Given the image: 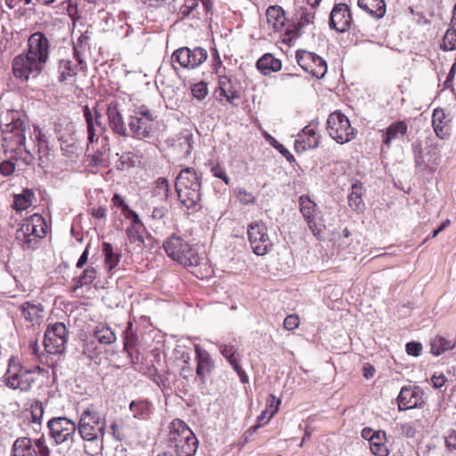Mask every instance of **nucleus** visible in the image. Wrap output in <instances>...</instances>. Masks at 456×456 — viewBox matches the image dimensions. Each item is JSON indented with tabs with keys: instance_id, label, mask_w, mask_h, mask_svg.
<instances>
[{
	"instance_id": "obj_47",
	"label": "nucleus",
	"mask_w": 456,
	"mask_h": 456,
	"mask_svg": "<svg viewBox=\"0 0 456 456\" xmlns=\"http://www.w3.org/2000/svg\"><path fill=\"white\" fill-rule=\"evenodd\" d=\"M97 276V272L94 267L86 269L83 274L78 278L77 286L82 287L84 285L91 284Z\"/></svg>"
},
{
	"instance_id": "obj_55",
	"label": "nucleus",
	"mask_w": 456,
	"mask_h": 456,
	"mask_svg": "<svg viewBox=\"0 0 456 456\" xmlns=\"http://www.w3.org/2000/svg\"><path fill=\"white\" fill-rule=\"evenodd\" d=\"M200 4V0H187L185 4L181 7V13L183 16H189L193 13Z\"/></svg>"
},
{
	"instance_id": "obj_17",
	"label": "nucleus",
	"mask_w": 456,
	"mask_h": 456,
	"mask_svg": "<svg viewBox=\"0 0 456 456\" xmlns=\"http://www.w3.org/2000/svg\"><path fill=\"white\" fill-rule=\"evenodd\" d=\"M297 61L299 66L316 78H322L327 73L326 61L319 55L307 52L297 53Z\"/></svg>"
},
{
	"instance_id": "obj_36",
	"label": "nucleus",
	"mask_w": 456,
	"mask_h": 456,
	"mask_svg": "<svg viewBox=\"0 0 456 456\" xmlns=\"http://www.w3.org/2000/svg\"><path fill=\"white\" fill-rule=\"evenodd\" d=\"M369 445L374 455H388L389 451L386 444V433L384 431L379 430L375 435H372V437L370 439Z\"/></svg>"
},
{
	"instance_id": "obj_58",
	"label": "nucleus",
	"mask_w": 456,
	"mask_h": 456,
	"mask_svg": "<svg viewBox=\"0 0 456 456\" xmlns=\"http://www.w3.org/2000/svg\"><path fill=\"white\" fill-rule=\"evenodd\" d=\"M112 202L117 207H121L123 213L125 214L126 218H130L131 215H129V207L125 203L123 198L119 194H114L112 198Z\"/></svg>"
},
{
	"instance_id": "obj_30",
	"label": "nucleus",
	"mask_w": 456,
	"mask_h": 456,
	"mask_svg": "<svg viewBox=\"0 0 456 456\" xmlns=\"http://www.w3.org/2000/svg\"><path fill=\"white\" fill-rule=\"evenodd\" d=\"M300 139L295 142L297 151L301 147L302 150L314 149L319 144V135L316 134L315 128L312 125L306 126L298 134Z\"/></svg>"
},
{
	"instance_id": "obj_12",
	"label": "nucleus",
	"mask_w": 456,
	"mask_h": 456,
	"mask_svg": "<svg viewBox=\"0 0 456 456\" xmlns=\"http://www.w3.org/2000/svg\"><path fill=\"white\" fill-rule=\"evenodd\" d=\"M248 237L253 252L257 256H265L273 248L266 225L263 222H253L248 224Z\"/></svg>"
},
{
	"instance_id": "obj_52",
	"label": "nucleus",
	"mask_w": 456,
	"mask_h": 456,
	"mask_svg": "<svg viewBox=\"0 0 456 456\" xmlns=\"http://www.w3.org/2000/svg\"><path fill=\"white\" fill-rule=\"evenodd\" d=\"M15 171V162L13 159H5L0 163V174L3 176H10Z\"/></svg>"
},
{
	"instance_id": "obj_29",
	"label": "nucleus",
	"mask_w": 456,
	"mask_h": 456,
	"mask_svg": "<svg viewBox=\"0 0 456 456\" xmlns=\"http://www.w3.org/2000/svg\"><path fill=\"white\" fill-rule=\"evenodd\" d=\"M219 94L225 98L227 102L233 103L234 100L240 98V94L236 88V84L231 77L223 75L218 77Z\"/></svg>"
},
{
	"instance_id": "obj_32",
	"label": "nucleus",
	"mask_w": 456,
	"mask_h": 456,
	"mask_svg": "<svg viewBox=\"0 0 456 456\" xmlns=\"http://www.w3.org/2000/svg\"><path fill=\"white\" fill-rule=\"evenodd\" d=\"M444 111L441 109H435L432 115V126L436 134L444 139L449 135L450 126Z\"/></svg>"
},
{
	"instance_id": "obj_45",
	"label": "nucleus",
	"mask_w": 456,
	"mask_h": 456,
	"mask_svg": "<svg viewBox=\"0 0 456 456\" xmlns=\"http://www.w3.org/2000/svg\"><path fill=\"white\" fill-rule=\"evenodd\" d=\"M442 48L445 51L456 49V27L450 25L444 37Z\"/></svg>"
},
{
	"instance_id": "obj_60",
	"label": "nucleus",
	"mask_w": 456,
	"mask_h": 456,
	"mask_svg": "<svg viewBox=\"0 0 456 456\" xmlns=\"http://www.w3.org/2000/svg\"><path fill=\"white\" fill-rule=\"evenodd\" d=\"M405 350L409 355L419 356L422 350V345L419 342H409L406 344Z\"/></svg>"
},
{
	"instance_id": "obj_34",
	"label": "nucleus",
	"mask_w": 456,
	"mask_h": 456,
	"mask_svg": "<svg viewBox=\"0 0 456 456\" xmlns=\"http://www.w3.org/2000/svg\"><path fill=\"white\" fill-rule=\"evenodd\" d=\"M35 199V193L31 189H23L20 193L14 194L12 208L17 214H20L27 210L33 204Z\"/></svg>"
},
{
	"instance_id": "obj_64",
	"label": "nucleus",
	"mask_w": 456,
	"mask_h": 456,
	"mask_svg": "<svg viewBox=\"0 0 456 456\" xmlns=\"http://www.w3.org/2000/svg\"><path fill=\"white\" fill-rule=\"evenodd\" d=\"M167 214V209L164 206L155 207L151 213V217L156 220H161Z\"/></svg>"
},
{
	"instance_id": "obj_26",
	"label": "nucleus",
	"mask_w": 456,
	"mask_h": 456,
	"mask_svg": "<svg viewBox=\"0 0 456 456\" xmlns=\"http://www.w3.org/2000/svg\"><path fill=\"white\" fill-rule=\"evenodd\" d=\"M408 126L404 121H395L382 131V142L389 149L393 142L403 139L406 134Z\"/></svg>"
},
{
	"instance_id": "obj_38",
	"label": "nucleus",
	"mask_w": 456,
	"mask_h": 456,
	"mask_svg": "<svg viewBox=\"0 0 456 456\" xmlns=\"http://www.w3.org/2000/svg\"><path fill=\"white\" fill-rule=\"evenodd\" d=\"M297 8V25L299 29L313 24L314 20V8L306 4L296 5Z\"/></svg>"
},
{
	"instance_id": "obj_10",
	"label": "nucleus",
	"mask_w": 456,
	"mask_h": 456,
	"mask_svg": "<svg viewBox=\"0 0 456 456\" xmlns=\"http://www.w3.org/2000/svg\"><path fill=\"white\" fill-rule=\"evenodd\" d=\"M299 209L308 228L317 239L322 237L325 230L324 220L317 204L307 195H302L298 200Z\"/></svg>"
},
{
	"instance_id": "obj_8",
	"label": "nucleus",
	"mask_w": 456,
	"mask_h": 456,
	"mask_svg": "<svg viewBox=\"0 0 456 456\" xmlns=\"http://www.w3.org/2000/svg\"><path fill=\"white\" fill-rule=\"evenodd\" d=\"M327 131L338 143L344 144L354 140L356 130L352 127L348 118L341 111H334L328 117Z\"/></svg>"
},
{
	"instance_id": "obj_4",
	"label": "nucleus",
	"mask_w": 456,
	"mask_h": 456,
	"mask_svg": "<svg viewBox=\"0 0 456 456\" xmlns=\"http://www.w3.org/2000/svg\"><path fill=\"white\" fill-rule=\"evenodd\" d=\"M49 230L45 219L41 215L34 214L23 220L21 226L16 231L15 239L23 249H33Z\"/></svg>"
},
{
	"instance_id": "obj_46",
	"label": "nucleus",
	"mask_w": 456,
	"mask_h": 456,
	"mask_svg": "<svg viewBox=\"0 0 456 456\" xmlns=\"http://www.w3.org/2000/svg\"><path fill=\"white\" fill-rule=\"evenodd\" d=\"M124 423L122 419H115L111 422L110 428L112 437L116 441H122L125 438V433L123 431Z\"/></svg>"
},
{
	"instance_id": "obj_35",
	"label": "nucleus",
	"mask_w": 456,
	"mask_h": 456,
	"mask_svg": "<svg viewBox=\"0 0 456 456\" xmlns=\"http://www.w3.org/2000/svg\"><path fill=\"white\" fill-rule=\"evenodd\" d=\"M358 6L376 19L382 18L386 13L384 0H358Z\"/></svg>"
},
{
	"instance_id": "obj_25",
	"label": "nucleus",
	"mask_w": 456,
	"mask_h": 456,
	"mask_svg": "<svg viewBox=\"0 0 456 456\" xmlns=\"http://www.w3.org/2000/svg\"><path fill=\"white\" fill-rule=\"evenodd\" d=\"M22 318L31 325L39 324L44 318V308L40 303L26 301L20 305Z\"/></svg>"
},
{
	"instance_id": "obj_54",
	"label": "nucleus",
	"mask_w": 456,
	"mask_h": 456,
	"mask_svg": "<svg viewBox=\"0 0 456 456\" xmlns=\"http://www.w3.org/2000/svg\"><path fill=\"white\" fill-rule=\"evenodd\" d=\"M130 410L134 412V417H140L147 411V404L144 402H132L129 406Z\"/></svg>"
},
{
	"instance_id": "obj_62",
	"label": "nucleus",
	"mask_w": 456,
	"mask_h": 456,
	"mask_svg": "<svg viewBox=\"0 0 456 456\" xmlns=\"http://www.w3.org/2000/svg\"><path fill=\"white\" fill-rule=\"evenodd\" d=\"M455 74H456V63H453L452 66L451 67V69H450V71L446 77V79L444 83V88H446V89L452 88V86H453L452 82H453Z\"/></svg>"
},
{
	"instance_id": "obj_63",
	"label": "nucleus",
	"mask_w": 456,
	"mask_h": 456,
	"mask_svg": "<svg viewBox=\"0 0 456 456\" xmlns=\"http://www.w3.org/2000/svg\"><path fill=\"white\" fill-rule=\"evenodd\" d=\"M103 162H104L103 153L101 151H98L97 152H95L94 155L91 156L89 165L91 167H98V166H102L103 164Z\"/></svg>"
},
{
	"instance_id": "obj_6",
	"label": "nucleus",
	"mask_w": 456,
	"mask_h": 456,
	"mask_svg": "<svg viewBox=\"0 0 456 456\" xmlns=\"http://www.w3.org/2000/svg\"><path fill=\"white\" fill-rule=\"evenodd\" d=\"M3 382L11 389L28 392L35 382V372L24 367L18 357L12 356L3 376Z\"/></svg>"
},
{
	"instance_id": "obj_14",
	"label": "nucleus",
	"mask_w": 456,
	"mask_h": 456,
	"mask_svg": "<svg viewBox=\"0 0 456 456\" xmlns=\"http://www.w3.org/2000/svg\"><path fill=\"white\" fill-rule=\"evenodd\" d=\"M25 141V127L20 119L7 125L3 131V147L5 151L18 152L24 147Z\"/></svg>"
},
{
	"instance_id": "obj_41",
	"label": "nucleus",
	"mask_w": 456,
	"mask_h": 456,
	"mask_svg": "<svg viewBox=\"0 0 456 456\" xmlns=\"http://www.w3.org/2000/svg\"><path fill=\"white\" fill-rule=\"evenodd\" d=\"M362 185L360 183H354L351 188V192L348 195V203L354 210H362L364 207L362 200Z\"/></svg>"
},
{
	"instance_id": "obj_23",
	"label": "nucleus",
	"mask_w": 456,
	"mask_h": 456,
	"mask_svg": "<svg viewBox=\"0 0 456 456\" xmlns=\"http://www.w3.org/2000/svg\"><path fill=\"white\" fill-rule=\"evenodd\" d=\"M107 117L109 120V126L113 133L128 137V130L126 127L123 116L118 110L117 102H110L107 109Z\"/></svg>"
},
{
	"instance_id": "obj_42",
	"label": "nucleus",
	"mask_w": 456,
	"mask_h": 456,
	"mask_svg": "<svg viewBox=\"0 0 456 456\" xmlns=\"http://www.w3.org/2000/svg\"><path fill=\"white\" fill-rule=\"evenodd\" d=\"M454 346V343L451 340L446 339L444 337L437 336L431 342V353L434 355H440L444 352L452 349Z\"/></svg>"
},
{
	"instance_id": "obj_33",
	"label": "nucleus",
	"mask_w": 456,
	"mask_h": 456,
	"mask_svg": "<svg viewBox=\"0 0 456 456\" xmlns=\"http://www.w3.org/2000/svg\"><path fill=\"white\" fill-rule=\"evenodd\" d=\"M256 66L263 75L268 76L281 69V61L272 53H265L256 61Z\"/></svg>"
},
{
	"instance_id": "obj_9",
	"label": "nucleus",
	"mask_w": 456,
	"mask_h": 456,
	"mask_svg": "<svg viewBox=\"0 0 456 456\" xmlns=\"http://www.w3.org/2000/svg\"><path fill=\"white\" fill-rule=\"evenodd\" d=\"M414 162L416 167L434 173L441 162V146L438 143H429L422 146L419 142L412 144Z\"/></svg>"
},
{
	"instance_id": "obj_15",
	"label": "nucleus",
	"mask_w": 456,
	"mask_h": 456,
	"mask_svg": "<svg viewBox=\"0 0 456 456\" xmlns=\"http://www.w3.org/2000/svg\"><path fill=\"white\" fill-rule=\"evenodd\" d=\"M44 346L45 353L39 356L40 362L52 369L53 380H55L57 366V360L55 359L57 354V323L48 325L45 332Z\"/></svg>"
},
{
	"instance_id": "obj_16",
	"label": "nucleus",
	"mask_w": 456,
	"mask_h": 456,
	"mask_svg": "<svg viewBox=\"0 0 456 456\" xmlns=\"http://www.w3.org/2000/svg\"><path fill=\"white\" fill-rule=\"evenodd\" d=\"M207 58L208 52L201 47H195L193 49L182 47L172 54V62L173 65L177 62L185 69H195L202 64Z\"/></svg>"
},
{
	"instance_id": "obj_49",
	"label": "nucleus",
	"mask_w": 456,
	"mask_h": 456,
	"mask_svg": "<svg viewBox=\"0 0 456 456\" xmlns=\"http://www.w3.org/2000/svg\"><path fill=\"white\" fill-rule=\"evenodd\" d=\"M265 138L268 142L277 149L288 160H294L293 155L278 141H276L272 135L266 134Z\"/></svg>"
},
{
	"instance_id": "obj_39",
	"label": "nucleus",
	"mask_w": 456,
	"mask_h": 456,
	"mask_svg": "<svg viewBox=\"0 0 456 456\" xmlns=\"http://www.w3.org/2000/svg\"><path fill=\"white\" fill-rule=\"evenodd\" d=\"M39 165L42 168H49L53 166L54 154L50 152L48 143L41 136L38 139Z\"/></svg>"
},
{
	"instance_id": "obj_27",
	"label": "nucleus",
	"mask_w": 456,
	"mask_h": 456,
	"mask_svg": "<svg viewBox=\"0 0 456 456\" xmlns=\"http://www.w3.org/2000/svg\"><path fill=\"white\" fill-rule=\"evenodd\" d=\"M220 354L224 357L232 369L239 374L241 381H244L245 372L241 369L240 364V355L238 352V348L233 345L218 344Z\"/></svg>"
},
{
	"instance_id": "obj_2",
	"label": "nucleus",
	"mask_w": 456,
	"mask_h": 456,
	"mask_svg": "<svg viewBox=\"0 0 456 456\" xmlns=\"http://www.w3.org/2000/svg\"><path fill=\"white\" fill-rule=\"evenodd\" d=\"M157 128L155 112L144 104H134L128 118V136L145 140L152 137Z\"/></svg>"
},
{
	"instance_id": "obj_31",
	"label": "nucleus",
	"mask_w": 456,
	"mask_h": 456,
	"mask_svg": "<svg viewBox=\"0 0 456 456\" xmlns=\"http://www.w3.org/2000/svg\"><path fill=\"white\" fill-rule=\"evenodd\" d=\"M266 19L269 26L275 32L282 31L287 21L283 9L278 5L268 7L266 10Z\"/></svg>"
},
{
	"instance_id": "obj_28",
	"label": "nucleus",
	"mask_w": 456,
	"mask_h": 456,
	"mask_svg": "<svg viewBox=\"0 0 456 456\" xmlns=\"http://www.w3.org/2000/svg\"><path fill=\"white\" fill-rule=\"evenodd\" d=\"M84 117L87 125V134H88V141L89 142H94L98 140L96 136V129L95 127H99L102 131H103L104 126L102 123V115L95 110L94 112L90 110L88 106L84 107Z\"/></svg>"
},
{
	"instance_id": "obj_11",
	"label": "nucleus",
	"mask_w": 456,
	"mask_h": 456,
	"mask_svg": "<svg viewBox=\"0 0 456 456\" xmlns=\"http://www.w3.org/2000/svg\"><path fill=\"white\" fill-rule=\"evenodd\" d=\"M78 430L83 439L87 441L101 439L102 443L105 435V422H101L98 412L86 409L81 414Z\"/></svg>"
},
{
	"instance_id": "obj_37",
	"label": "nucleus",
	"mask_w": 456,
	"mask_h": 456,
	"mask_svg": "<svg viewBox=\"0 0 456 456\" xmlns=\"http://www.w3.org/2000/svg\"><path fill=\"white\" fill-rule=\"evenodd\" d=\"M76 428V424L73 421L59 417V444L69 441L71 444Z\"/></svg>"
},
{
	"instance_id": "obj_53",
	"label": "nucleus",
	"mask_w": 456,
	"mask_h": 456,
	"mask_svg": "<svg viewBox=\"0 0 456 456\" xmlns=\"http://www.w3.org/2000/svg\"><path fill=\"white\" fill-rule=\"evenodd\" d=\"M44 410L40 403L36 402L31 405L30 415L34 423H40L43 417Z\"/></svg>"
},
{
	"instance_id": "obj_56",
	"label": "nucleus",
	"mask_w": 456,
	"mask_h": 456,
	"mask_svg": "<svg viewBox=\"0 0 456 456\" xmlns=\"http://www.w3.org/2000/svg\"><path fill=\"white\" fill-rule=\"evenodd\" d=\"M299 318L297 315H289L284 319L283 327L287 330H294L299 325Z\"/></svg>"
},
{
	"instance_id": "obj_22",
	"label": "nucleus",
	"mask_w": 456,
	"mask_h": 456,
	"mask_svg": "<svg viewBox=\"0 0 456 456\" xmlns=\"http://www.w3.org/2000/svg\"><path fill=\"white\" fill-rule=\"evenodd\" d=\"M131 215V224L127 227L126 232L130 244L134 246V248L139 250L142 249L144 245V232L145 227L139 218V216L133 210H129Z\"/></svg>"
},
{
	"instance_id": "obj_19",
	"label": "nucleus",
	"mask_w": 456,
	"mask_h": 456,
	"mask_svg": "<svg viewBox=\"0 0 456 456\" xmlns=\"http://www.w3.org/2000/svg\"><path fill=\"white\" fill-rule=\"evenodd\" d=\"M423 403V392L417 387H403L397 396L399 411L421 407Z\"/></svg>"
},
{
	"instance_id": "obj_59",
	"label": "nucleus",
	"mask_w": 456,
	"mask_h": 456,
	"mask_svg": "<svg viewBox=\"0 0 456 456\" xmlns=\"http://www.w3.org/2000/svg\"><path fill=\"white\" fill-rule=\"evenodd\" d=\"M132 327L133 323L128 322L127 327L125 330V343H124V348L127 353H129V348L133 346L134 345V339H133V334H132Z\"/></svg>"
},
{
	"instance_id": "obj_48",
	"label": "nucleus",
	"mask_w": 456,
	"mask_h": 456,
	"mask_svg": "<svg viewBox=\"0 0 456 456\" xmlns=\"http://www.w3.org/2000/svg\"><path fill=\"white\" fill-rule=\"evenodd\" d=\"M191 94L194 98L201 101L208 94V85L205 82H199L191 86Z\"/></svg>"
},
{
	"instance_id": "obj_40",
	"label": "nucleus",
	"mask_w": 456,
	"mask_h": 456,
	"mask_svg": "<svg viewBox=\"0 0 456 456\" xmlns=\"http://www.w3.org/2000/svg\"><path fill=\"white\" fill-rule=\"evenodd\" d=\"M102 252L104 255L105 266L109 271L113 270L120 261V254L114 251L113 247L109 242L102 243Z\"/></svg>"
},
{
	"instance_id": "obj_18",
	"label": "nucleus",
	"mask_w": 456,
	"mask_h": 456,
	"mask_svg": "<svg viewBox=\"0 0 456 456\" xmlns=\"http://www.w3.org/2000/svg\"><path fill=\"white\" fill-rule=\"evenodd\" d=\"M42 70V65L30 58L27 54L21 53L16 56L12 61L13 75L21 80H27L30 75L33 77L38 75Z\"/></svg>"
},
{
	"instance_id": "obj_43",
	"label": "nucleus",
	"mask_w": 456,
	"mask_h": 456,
	"mask_svg": "<svg viewBox=\"0 0 456 456\" xmlns=\"http://www.w3.org/2000/svg\"><path fill=\"white\" fill-rule=\"evenodd\" d=\"M94 336L100 343L106 345L114 343L117 338L111 329L103 325L96 327Z\"/></svg>"
},
{
	"instance_id": "obj_5",
	"label": "nucleus",
	"mask_w": 456,
	"mask_h": 456,
	"mask_svg": "<svg viewBox=\"0 0 456 456\" xmlns=\"http://www.w3.org/2000/svg\"><path fill=\"white\" fill-rule=\"evenodd\" d=\"M169 442L178 456H194L198 449V439L190 428L181 419L170 424Z\"/></svg>"
},
{
	"instance_id": "obj_50",
	"label": "nucleus",
	"mask_w": 456,
	"mask_h": 456,
	"mask_svg": "<svg viewBox=\"0 0 456 456\" xmlns=\"http://www.w3.org/2000/svg\"><path fill=\"white\" fill-rule=\"evenodd\" d=\"M235 194L238 200L244 205H248L255 202V197L252 195V193L247 191L245 189H237L235 191Z\"/></svg>"
},
{
	"instance_id": "obj_20",
	"label": "nucleus",
	"mask_w": 456,
	"mask_h": 456,
	"mask_svg": "<svg viewBox=\"0 0 456 456\" xmlns=\"http://www.w3.org/2000/svg\"><path fill=\"white\" fill-rule=\"evenodd\" d=\"M49 44L45 36L41 32L31 35L28 38V49L26 53L30 58L38 60L39 64H44L48 58Z\"/></svg>"
},
{
	"instance_id": "obj_13",
	"label": "nucleus",
	"mask_w": 456,
	"mask_h": 456,
	"mask_svg": "<svg viewBox=\"0 0 456 456\" xmlns=\"http://www.w3.org/2000/svg\"><path fill=\"white\" fill-rule=\"evenodd\" d=\"M50 450L44 437L36 439L34 444L28 437H19L12 449V456H49Z\"/></svg>"
},
{
	"instance_id": "obj_57",
	"label": "nucleus",
	"mask_w": 456,
	"mask_h": 456,
	"mask_svg": "<svg viewBox=\"0 0 456 456\" xmlns=\"http://www.w3.org/2000/svg\"><path fill=\"white\" fill-rule=\"evenodd\" d=\"M210 171L215 177L220 178L225 183V184H229L230 179L224 167L216 165L212 167Z\"/></svg>"
},
{
	"instance_id": "obj_3",
	"label": "nucleus",
	"mask_w": 456,
	"mask_h": 456,
	"mask_svg": "<svg viewBox=\"0 0 456 456\" xmlns=\"http://www.w3.org/2000/svg\"><path fill=\"white\" fill-rule=\"evenodd\" d=\"M175 185L180 202L188 209L195 208L201 199V184L196 171L192 167L183 168Z\"/></svg>"
},
{
	"instance_id": "obj_21",
	"label": "nucleus",
	"mask_w": 456,
	"mask_h": 456,
	"mask_svg": "<svg viewBox=\"0 0 456 456\" xmlns=\"http://www.w3.org/2000/svg\"><path fill=\"white\" fill-rule=\"evenodd\" d=\"M352 17L349 7L345 4H337L330 16V26L338 32H345L350 28Z\"/></svg>"
},
{
	"instance_id": "obj_7",
	"label": "nucleus",
	"mask_w": 456,
	"mask_h": 456,
	"mask_svg": "<svg viewBox=\"0 0 456 456\" xmlns=\"http://www.w3.org/2000/svg\"><path fill=\"white\" fill-rule=\"evenodd\" d=\"M163 247L170 258L185 266H197L200 264V258L199 255L180 236L172 235L168 237L165 240Z\"/></svg>"
},
{
	"instance_id": "obj_1",
	"label": "nucleus",
	"mask_w": 456,
	"mask_h": 456,
	"mask_svg": "<svg viewBox=\"0 0 456 456\" xmlns=\"http://www.w3.org/2000/svg\"><path fill=\"white\" fill-rule=\"evenodd\" d=\"M59 129V147L61 151V158L59 164L63 166L67 171L78 170L79 160L83 155V147L76 137L75 125L73 122L63 119Z\"/></svg>"
},
{
	"instance_id": "obj_51",
	"label": "nucleus",
	"mask_w": 456,
	"mask_h": 456,
	"mask_svg": "<svg viewBox=\"0 0 456 456\" xmlns=\"http://www.w3.org/2000/svg\"><path fill=\"white\" fill-rule=\"evenodd\" d=\"M280 403V400L275 401V397L273 395H270L268 396L266 400L265 409H269V415L265 422H269L273 416L278 411Z\"/></svg>"
},
{
	"instance_id": "obj_61",
	"label": "nucleus",
	"mask_w": 456,
	"mask_h": 456,
	"mask_svg": "<svg viewBox=\"0 0 456 456\" xmlns=\"http://www.w3.org/2000/svg\"><path fill=\"white\" fill-rule=\"evenodd\" d=\"M269 415V409H265L257 417V424L251 427L248 431L256 432L262 425L266 424L267 417Z\"/></svg>"
},
{
	"instance_id": "obj_44",
	"label": "nucleus",
	"mask_w": 456,
	"mask_h": 456,
	"mask_svg": "<svg viewBox=\"0 0 456 456\" xmlns=\"http://www.w3.org/2000/svg\"><path fill=\"white\" fill-rule=\"evenodd\" d=\"M152 195L159 200L167 201L169 197L168 182L164 177H159L156 182L152 191Z\"/></svg>"
},
{
	"instance_id": "obj_24",
	"label": "nucleus",
	"mask_w": 456,
	"mask_h": 456,
	"mask_svg": "<svg viewBox=\"0 0 456 456\" xmlns=\"http://www.w3.org/2000/svg\"><path fill=\"white\" fill-rule=\"evenodd\" d=\"M194 348L197 360L196 373L201 380H204L214 369V361L212 360L209 353L205 349H202L200 345H195Z\"/></svg>"
}]
</instances>
